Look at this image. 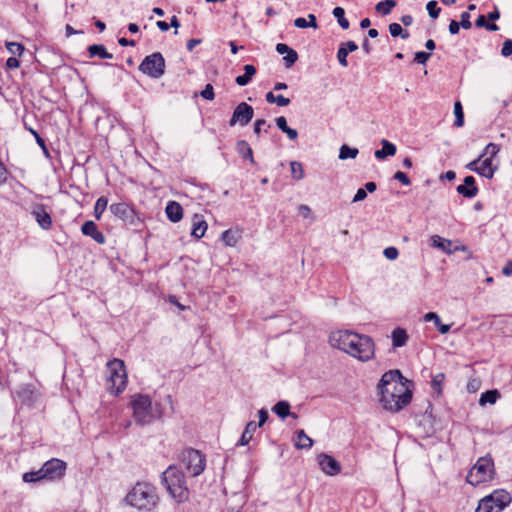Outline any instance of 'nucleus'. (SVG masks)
I'll list each match as a JSON object with an SVG mask.
<instances>
[{"label": "nucleus", "instance_id": "nucleus-1", "mask_svg": "<svg viewBox=\"0 0 512 512\" xmlns=\"http://www.w3.org/2000/svg\"><path fill=\"white\" fill-rule=\"evenodd\" d=\"M378 390L382 407L390 412L400 411L412 400L408 380L399 370L385 372L379 381Z\"/></svg>", "mask_w": 512, "mask_h": 512}, {"label": "nucleus", "instance_id": "nucleus-2", "mask_svg": "<svg viewBox=\"0 0 512 512\" xmlns=\"http://www.w3.org/2000/svg\"><path fill=\"white\" fill-rule=\"evenodd\" d=\"M330 344L356 358L367 362L374 357L375 344L370 336L358 334L350 330H338L329 336Z\"/></svg>", "mask_w": 512, "mask_h": 512}, {"label": "nucleus", "instance_id": "nucleus-3", "mask_svg": "<svg viewBox=\"0 0 512 512\" xmlns=\"http://www.w3.org/2000/svg\"><path fill=\"white\" fill-rule=\"evenodd\" d=\"M125 502L139 511L151 512L158 503L156 488L147 482H137L125 497Z\"/></svg>", "mask_w": 512, "mask_h": 512}, {"label": "nucleus", "instance_id": "nucleus-4", "mask_svg": "<svg viewBox=\"0 0 512 512\" xmlns=\"http://www.w3.org/2000/svg\"><path fill=\"white\" fill-rule=\"evenodd\" d=\"M162 483L176 502L183 503L189 499V490L184 474L176 466H169L162 473Z\"/></svg>", "mask_w": 512, "mask_h": 512}, {"label": "nucleus", "instance_id": "nucleus-5", "mask_svg": "<svg viewBox=\"0 0 512 512\" xmlns=\"http://www.w3.org/2000/svg\"><path fill=\"white\" fill-rule=\"evenodd\" d=\"M108 379L107 389L113 395H118L126 388L127 372L124 361L118 358L107 363Z\"/></svg>", "mask_w": 512, "mask_h": 512}, {"label": "nucleus", "instance_id": "nucleus-6", "mask_svg": "<svg viewBox=\"0 0 512 512\" xmlns=\"http://www.w3.org/2000/svg\"><path fill=\"white\" fill-rule=\"evenodd\" d=\"M494 474L495 470L492 458L484 456L480 457L475 465L470 469L467 474L466 481L473 486H477L481 483L492 480Z\"/></svg>", "mask_w": 512, "mask_h": 512}, {"label": "nucleus", "instance_id": "nucleus-7", "mask_svg": "<svg viewBox=\"0 0 512 512\" xmlns=\"http://www.w3.org/2000/svg\"><path fill=\"white\" fill-rule=\"evenodd\" d=\"M131 407L134 420L138 425L150 424L155 419L152 401L149 396L142 394L132 396Z\"/></svg>", "mask_w": 512, "mask_h": 512}, {"label": "nucleus", "instance_id": "nucleus-8", "mask_svg": "<svg viewBox=\"0 0 512 512\" xmlns=\"http://www.w3.org/2000/svg\"><path fill=\"white\" fill-rule=\"evenodd\" d=\"M511 500V495L507 491L495 490L479 501L475 512H500L510 504Z\"/></svg>", "mask_w": 512, "mask_h": 512}, {"label": "nucleus", "instance_id": "nucleus-9", "mask_svg": "<svg viewBox=\"0 0 512 512\" xmlns=\"http://www.w3.org/2000/svg\"><path fill=\"white\" fill-rule=\"evenodd\" d=\"M139 70L151 78L158 79L165 73V60L161 53L146 56L139 65Z\"/></svg>", "mask_w": 512, "mask_h": 512}, {"label": "nucleus", "instance_id": "nucleus-10", "mask_svg": "<svg viewBox=\"0 0 512 512\" xmlns=\"http://www.w3.org/2000/svg\"><path fill=\"white\" fill-rule=\"evenodd\" d=\"M181 464L187 472L196 477L205 469V457L195 449H187L181 454Z\"/></svg>", "mask_w": 512, "mask_h": 512}, {"label": "nucleus", "instance_id": "nucleus-11", "mask_svg": "<svg viewBox=\"0 0 512 512\" xmlns=\"http://www.w3.org/2000/svg\"><path fill=\"white\" fill-rule=\"evenodd\" d=\"M42 472L46 476V480H59L65 475L66 463L60 459L52 458L43 464Z\"/></svg>", "mask_w": 512, "mask_h": 512}, {"label": "nucleus", "instance_id": "nucleus-12", "mask_svg": "<svg viewBox=\"0 0 512 512\" xmlns=\"http://www.w3.org/2000/svg\"><path fill=\"white\" fill-rule=\"evenodd\" d=\"M253 116V107L248 105L246 102H241L234 109L229 125L235 126L236 124H239L240 126H246L252 120Z\"/></svg>", "mask_w": 512, "mask_h": 512}, {"label": "nucleus", "instance_id": "nucleus-13", "mask_svg": "<svg viewBox=\"0 0 512 512\" xmlns=\"http://www.w3.org/2000/svg\"><path fill=\"white\" fill-rule=\"evenodd\" d=\"M317 463L321 471L329 476H335L341 472V464L331 455L320 453L317 456Z\"/></svg>", "mask_w": 512, "mask_h": 512}, {"label": "nucleus", "instance_id": "nucleus-14", "mask_svg": "<svg viewBox=\"0 0 512 512\" xmlns=\"http://www.w3.org/2000/svg\"><path fill=\"white\" fill-rule=\"evenodd\" d=\"M109 210L114 216L125 222L132 223L134 220L135 212L126 203H113L110 205Z\"/></svg>", "mask_w": 512, "mask_h": 512}, {"label": "nucleus", "instance_id": "nucleus-15", "mask_svg": "<svg viewBox=\"0 0 512 512\" xmlns=\"http://www.w3.org/2000/svg\"><path fill=\"white\" fill-rule=\"evenodd\" d=\"M81 232L85 236L91 237L98 244H104L106 242L104 234L101 231H99L97 225L91 220L86 221L82 225Z\"/></svg>", "mask_w": 512, "mask_h": 512}, {"label": "nucleus", "instance_id": "nucleus-16", "mask_svg": "<svg viewBox=\"0 0 512 512\" xmlns=\"http://www.w3.org/2000/svg\"><path fill=\"white\" fill-rule=\"evenodd\" d=\"M32 215L34 216L35 220L39 224V226L45 230H48L52 226V219L50 214L45 210L43 205L36 206L33 211Z\"/></svg>", "mask_w": 512, "mask_h": 512}, {"label": "nucleus", "instance_id": "nucleus-17", "mask_svg": "<svg viewBox=\"0 0 512 512\" xmlns=\"http://www.w3.org/2000/svg\"><path fill=\"white\" fill-rule=\"evenodd\" d=\"M456 190L466 198H473L478 193V188L475 185V179L473 176H466L464 178V184L459 185Z\"/></svg>", "mask_w": 512, "mask_h": 512}, {"label": "nucleus", "instance_id": "nucleus-18", "mask_svg": "<svg viewBox=\"0 0 512 512\" xmlns=\"http://www.w3.org/2000/svg\"><path fill=\"white\" fill-rule=\"evenodd\" d=\"M165 212L167 218L173 223L179 222L183 217V208L176 201H169L166 205Z\"/></svg>", "mask_w": 512, "mask_h": 512}, {"label": "nucleus", "instance_id": "nucleus-19", "mask_svg": "<svg viewBox=\"0 0 512 512\" xmlns=\"http://www.w3.org/2000/svg\"><path fill=\"white\" fill-rule=\"evenodd\" d=\"M381 144H382V148L379 150H376L374 153L375 157L378 160H383L388 156H394L396 154L397 149L393 143L389 142L386 139H383L381 141Z\"/></svg>", "mask_w": 512, "mask_h": 512}, {"label": "nucleus", "instance_id": "nucleus-20", "mask_svg": "<svg viewBox=\"0 0 512 512\" xmlns=\"http://www.w3.org/2000/svg\"><path fill=\"white\" fill-rule=\"evenodd\" d=\"M482 159L483 160L478 168V174L488 179L493 178L497 167L492 165L491 157H484Z\"/></svg>", "mask_w": 512, "mask_h": 512}, {"label": "nucleus", "instance_id": "nucleus-21", "mask_svg": "<svg viewBox=\"0 0 512 512\" xmlns=\"http://www.w3.org/2000/svg\"><path fill=\"white\" fill-rule=\"evenodd\" d=\"M221 239L226 246L234 247L241 239V232L232 229L225 230L221 235Z\"/></svg>", "mask_w": 512, "mask_h": 512}, {"label": "nucleus", "instance_id": "nucleus-22", "mask_svg": "<svg viewBox=\"0 0 512 512\" xmlns=\"http://www.w3.org/2000/svg\"><path fill=\"white\" fill-rule=\"evenodd\" d=\"M244 74L237 76L235 79V82L239 86H246L253 78V76L256 74V68L251 65L247 64L243 67Z\"/></svg>", "mask_w": 512, "mask_h": 512}, {"label": "nucleus", "instance_id": "nucleus-23", "mask_svg": "<svg viewBox=\"0 0 512 512\" xmlns=\"http://www.w3.org/2000/svg\"><path fill=\"white\" fill-rule=\"evenodd\" d=\"M392 345L394 348L403 347L407 340H408V334L405 329L402 328H396L392 331Z\"/></svg>", "mask_w": 512, "mask_h": 512}, {"label": "nucleus", "instance_id": "nucleus-24", "mask_svg": "<svg viewBox=\"0 0 512 512\" xmlns=\"http://www.w3.org/2000/svg\"><path fill=\"white\" fill-rule=\"evenodd\" d=\"M90 57H99L101 59H112L113 55L109 53L102 44H94L88 47Z\"/></svg>", "mask_w": 512, "mask_h": 512}, {"label": "nucleus", "instance_id": "nucleus-25", "mask_svg": "<svg viewBox=\"0 0 512 512\" xmlns=\"http://www.w3.org/2000/svg\"><path fill=\"white\" fill-rule=\"evenodd\" d=\"M432 246L441 249L442 251L451 254L453 253L451 246L452 242L448 239L442 238L439 235L431 237Z\"/></svg>", "mask_w": 512, "mask_h": 512}, {"label": "nucleus", "instance_id": "nucleus-26", "mask_svg": "<svg viewBox=\"0 0 512 512\" xmlns=\"http://www.w3.org/2000/svg\"><path fill=\"white\" fill-rule=\"evenodd\" d=\"M273 412H275L280 418H286L287 416H292L293 418H297V415L294 413H290V404L287 401H279L273 407Z\"/></svg>", "mask_w": 512, "mask_h": 512}, {"label": "nucleus", "instance_id": "nucleus-27", "mask_svg": "<svg viewBox=\"0 0 512 512\" xmlns=\"http://www.w3.org/2000/svg\"><path fill=\"white\" fill-rule=\"evenodd\" d=\"M313 440L306 435L304 430H299L297 432L296 440H295V447L297 449H309L313 445Z\"/></svg>", "mask_w": 512, "mask_h": 512}, {"label": "nucleus", "instance_id": "nucleus-28", "mask_svg": "<svg viewBox=\"0 0 512 512\" xmlns=\"http://www.w3.org/2000/svg\"><path fill=\"white\" fill-rule=\"evenodd\" d=\"M256 429L257 424L254 421H250L249 423H247L238 444L241 446L247 445L252 439L253 433L256 431Z\"/></svg>", "mask_w": 512, "mask_h": 512}, {"label": "nucleus", "instance_id": "nucleus-29", "mask_svg": "<svg viewBox=\"0 0 512 512\" xmlns=\"http://www.w3.org/2000/svg\"><path fill=\"white\" fill-rule=\"evenodd\" d=\"M237 152L246 159H249L251 163H254L253 151L250 145L245 140H239L236 144Z\"/></svg>", "mask_w": 512, "mask_h": 512}, {"label": "nucleus", "instance_id": "nucleus-30", "mask_svg": "<svg viewBox=\"0 0 512 512\" xmlns=\"http://www.w3.org/2000/svg\"><path fill=\"white\" fill-rule=\"evenodd\" d=\"M395 0H384L381 2H378L375 6V10L377 13L386 16L388 15L391 10L396 6Z\"/></svg>", "mask_w": 512, "mask_h": 512}, {"label": "nucleus", "instance_id": "nucleus-31", "mask_svg": "<svg viewBox=\"0 0 512 512\" xmlns=\"http://www.w3.org/2000/svg\"><path fill=\"white\" fill-rule=\"evenodd\" d=\"M500 394L497 390H488L481 394L479 404L484 406L485 404H495Z\"/></svg>", "mask_w": 512, "mask_h": 512}, {"label": "nucleus", "instance_id": "nucleus-32", "mask_svg": "<svg viewBox=\"0 0 512 512\" xmlns=\"http://www.w3.org/2000/svg\"><path fill=\"white\" fill-rule=\"evenodd\" d=\"M207 230V223L204 220H195L193 222V227L191 231V235L196 239H200L204 236Z\"/></svg>", "mask_w": 512, "mask_h": 512}, {"label": "nucleus", "instance_id": "nucleus-33", "mask_svg": "<svg viewBox=\"0 0 512 512\" xmlns=\"http://www.w3.org/2000/svg\"><path fill=\"white\" fill-rule=\"evenodd\" d=\"M359 151L357 148H352L346 144L342 145L339 150V159H355L358 155Z\"/></svg>", "mask_w": 512, "mask_h": 512}, {"label": "nucleus", "instance_id": "nucleus-34", "mask_svg": "<svg viewBox=\"0 0 512 512\" xmlns=\"http://www.w3.org/2000/svg\"><path fill=\"white\" fill-rule=\"evenodd\" d=\"M22 479L26 483H34L43 479H46L42 472V467L37 471L26 472L23 474Z\"/></svg>", "mask_w": 512, "mask_h": 512}, {"label": "nucleus", "instance_id": "nucleus-35", "mask_svg": "<svg viewBox=\"0 0 512 512\" xmlns=\"http://www.w3.org/2000/svg\"><path fill=\"white\" fill-rule=\"evenodd\" d=\"M291 176L295 180H302L305 176L303 165L298 161L290 162Z\"/></svg>", "mask_w": 512, "mask_h": 512}, {"label": "nucleus", "instance_id": "nucleus-36", "mask_svg": "<svg viewBox=\"0 0 512 512\" xmlns=\"http://www.w3.org/2000/svg\"><path fill=\"white\" fill-rule=\"evenodd\" d=\"M108 205V199L105 196H101L97 199L95 206H94V216L97 220H99L106 210Z\"/></svg>", "mask_w": 512, "mask_h": 512}, {"label": "nucleus", "instance_id": "nucleus-37", "mask_svg": "<svg viewBox=\"0 0 512 512\" xmlns=\"http://www.w3.org/2000/svg\"><path fill=\"white\" fill-rule=\"evenodd\" d=\"M332 14L337 18L338 24L342 29L346 30L349 28V21L345 18V11L342 7H335Z\"/></svg>", "mask_w": 512, "mask_h": 512}, {"label": "nucleus", "instance_id": "nucleus-38", "mask_svg": "<svg viewBox=\"0 0 512 512\" xmlns=\"http://www.w3.org/2000/svg\"><path fill=\"white\" fill-rule=\"evenodd\" d=\"M389 32L392 37H401L402 39H407L409 37V33L406 30H403L400 24L391 23L389 25Z\"/></svg>", "mask_w": 512, "mask_h": 512}, {"label": "nucleus", "instance_id": "nucleus-39", "mask_svg": "<svg viewBox=\"0 0 512 512\" xmlns=\"http://www.w3.org/2000/svg\"><path fill=\"white\" fill-rule=\"evenodd\" d=\"M500 151V146L495 143H489L484 151L480 154V158L491 157V160L497 156Z\"/></svg>", "mask_w": 512, "mask_h": 512}, {"label": "nucleus", "instance_id": "nucleus-40", "mask_svg": "<svg viewBox=\"0 0 512 512\" xmlns=\"http://www.w3.org/2000/svg\"><path fill=\"white\" fill-rule=\"evenodd\" d=\"M454 114H455L454 125L456 127H462L464 125V113H463L462 105L459 101H457L454 104Z\"/></svg>", "mask_w": 512, "mask_h": 512}, {"label": "nucleus", "instance_id": "nucleus-41", "mask_svg": "<svg viewBox=\"0 0 512 512\" xmlns=\"http://www.w3.org/2000/svg\"><path fill=\"white\" fill-rule=\"evenodd\" d=\"M444 380L445 375L443 373L436 374L431 380V387L437 393V395H440L442 392V385Z\"/></svg>", "mask_w": 512, "mask_h": 512}, {"label": "nucleus", "instance_id": "nucleus-42", "mask_svg": "<svg viewBox=\"0 0 512 512\" xmlns=\"http://www.w3.org/2000/svg\"><path fill=\"white\" fill-rule=\"evenodd\" d=\"M6 48L12 55L18 56H21L25 50L24 46L18 42H7Z\"/></svg>", "mask_w": 512, "mask_h": 512}, {"label": "nucleus", "instance_id": "nucleus-43", "mask_svg": "<svg viewBox=\"0 0 512 512\" xmlns=\"http://www.w3.org/2000/svg\"><path fill=\"white\" fill-rule=\"evenodd\" d=\"M347 56H348V50L346 49V47H344V44H341L338 49V52H337V59H338L340 65L343 67L348 66Z\"/></svg>", "mask_w": 512, "mask_h": 512}, {"label": "nucleus", "instance_id": "nucleus-44", "mask_svg": "<svg viewBox=\"0 0 512 512\" xmlns=\"http://www.w3.org/2000/svg\"><path fill=\"white\" fill-rule=\"evenodd\" d=\"M283 60L285 63V67L290 68L298 60V54L294 49H292L288 54H286V56L283 57Z\"/></svg>", "mask_w": 512, "mask_h": 512}, {"label": "nucleus", "instance_id": "nucleus-45", "mask_svg": "<svg viewBox=\"0 0 512 512\" xmlns=\"http://www.w3.org/2000/svg\"><path fill=\"white\" fill-rule=\"evenodd\" d=\"M426 9L428 11L429 16L433 19H436L441 11V9L437 7V2L434 0L429 1L427 3Z\"/></svg>", "mask_w": 512, "mask_h": 512}, {"label": "nucleus", "instance_id": "nucleus-46", "mask_svg": "<svg viewBox=\"0 0 512 512\" xmlns=\"http://www.w3.org/2000/svg\"><path fill=\"white\" fill-rule=\"evenodd\" d=\"M201 96L206 100H213L215 97L214 89L211 84H206L205 88L201 91Z\"/></svg>", "mask_w": 512, "mask_h": 512}, {"label": "nucleus", "instance_id": "nucleus-47", "mask_svg": "<svg viewBox=\"0 0 512 512\" xmlns=\"http://www.w3.org/2000/svg\"><path fill=\"white\" fill-rule=\"evenodd\" d=\"M430 57H431L430 53H427V52H424V51H420V52H416L415 53L414 61L419 63V64L425 65Z\"/></svg>", "mask_w": 512, "mask_h": 512}, {"label": "nucleus", "instance_id": "nucleus-48", "mask_svg": "<svg viewBox=\"0 0 512 512\" xmlns=\"http://www.w3.org/2000/svg\"><path fill=\"white\" fill-rule=\"evenodd\" d=\"M383 254L388 260H395L398 257L399 252L395 247H387L384 249Z\"/></svg>", "mask_w": 512, "mask_h": 512}, {"label": "nucleus", "instance_id": "nucleus-49", "mask_svg": "<svg viewBox=\"0 0 512 512\" xmlns=\"http://www.w3.org/2000/svg\"><path fill=\"white\" fill-rule=\"evenodd\" d=\"M393 178L395 180H398L399 182H401L403 185H410L411 184V181L409 179V177L407 176L406 173L402 172V171H397Z\"/></svg>", "mask_w": 512, "mask_h": 512}, {"label": "nucleus", "instance_id": "nucleus-50", "mask_svg": "<svg viewBox=\"0 0 512 512\" xmlns=\"http://www.w3.org/2000/svg\"><path fill=\"white\" fill-rule=\"evenodd\" d=\"M459 24L463 29L467 30L471 28L472 24L470 21V14L468 12H463L461 14V22Z\"/></svg>", "mask_w": 512, "mask_h": 512}, {"label": "nucleus", "instance_id": "nucleus-51", "mask_svg": "<svg viewBox=\"0 0 512 512\" xmlns=\"http://www.w3.org/2000/svg\"><path fill=\"white\" fill-rule=\"evenodd\" d=\"M501 54L504 57H508V56L512 55V40L507 39L504 41L503 47L501 50Z\"/></svg>", "mask_w": 512, "mask_h": 512}, {"label": "nucleus", "instance_id": "nucleus-52", "mask_svg": "<svg viewBox=\"0 0 512 512\" xmlns=\"http://www.w3.org/2000/svg\"><path fill=\"white\" fill-rule=\"evenodd\" d=\"M298 211H299V214L303 217V218H310L311 215H312V210L311 208L308 206V205H305V204H301L299 205L298 207Z\"/></svg>", "mask_w": 512, "mask_h": 512}, {"label": "nucleus", "instance_id": "nucleus-53", "mask_svg": "<svg viewBox=\"0 0 512 512\" xmlns=\"http://www.w3.org/2000/svg\"><path fill=\"white\" fill-rule=\"evenodd\" d=\"M267 125L268 128H270V125L267 124L265 119H257L254 123V133L259 137L262 126Z\"/></svg>", "mask_w": 512, "mask_h": 512}, {"label": "nucleus", "instance_id": "nucleus-54", "mask_svg": "<svg viewBox=\"0 0 512 512\" xmlns=\"http://www.w3.org/2000/svg\"><path fill=\"white\" fill-rule=\"evenodd\" d=\"M424 320L425 321H432V322H434L435 326L438 325L441 322L440 317L435 312H428V313H426L424 315Z\"/></svg>", "mask_w": 512, "mask_h": 512}, {"label": "nucleus", "instance_id": "nucleus-55", "mask_svg": "<svg viewBox=\"0 0 512 512\" xmlns=\"http://www.w3.org/2000/svg\"><path fill=\"white\" fill-rule=\"evenodd\" d=\"M367 197V192L363 188H359L352 200L353 203L363 201Z\"/></svg>", "mask_w": 512, "mask_h": 512}, {"label": "nucleus", "instance_id": "nucleus-56", "mask_svg": "<svg viewBox=\"0 0 512 512\" xmlns=\"http://www.w3.org/2000/svg\"><path fill=\"white\" fill-rule=\"evenodd\" d=\"M20 66V62L15 57H9L6 61V67L8 69H17Z\"/></svg>", "mask_w": 512, "mask_h": 512}, {"label": "nucleus", "instance_id": "nucleus-57", "mask_svg": "<svg viewBox=\"0 0 512 512\" xmlns=\"http://www.w3.org/2000/svg\"><path fill=\"white\" fill-rule=\"evenodd\" d=\"M276 125L282 132L286 131V129L289 127L284 116L276 118Z\"/></svg>", "mask_w": 512, "mask_h": 512}, {"label": "nucleus", "instance_id": "nucleus-58", "mask_svg": "<svg viewBox=\"0 0 512 512\" xmlns=\"http://www.w3.org/2000/svg\"><path fill=\"white\" fill-rule=\"evenodd\" d=\"M481 160H482V158H480V156H479L477 159H475V160L471 161L470 163H468L466 165V169H468L470 171H473V172H476L478 174V168H479L478 164H479V162Z\"/></svg>", "mask_w": 512, "mask_h": 512}, {"label": "nucleus", "instance_id": "nucleus-59", "mask_svg": "<svg viewBox=\"0 0 512 512\" xmlns=\"http://www.w3.org/2000/svg\"><path fill=\"white\" fill-rule=\"evenodd\" d=\"M291 50L292 48L284 43H278L276 45V51L281 55L288 54Z\"/></svg>", "mask_w": 512, "mask_h": 512}, {"label": "nucleus", "instance_id": "nucleus-60", "mask_svg": "<svg viewBox=\"0 0 512 512\" xmlns=\"http://www.w3.org/2000/svg\"><path fill=\"white\" fill-rule=\"evenodd\" d=\"M259 415V423L257 424V427H261L268 419V412L265 409H260L258 411Z\"/></svg>", "mask_w": 512, "mask_h": 512}, {"label": "nucleus", "instance_id": "nucleus-61", "mask_svg": "<svg viewBox=\"0 0 512 512\" xmlns=\"http://www.w3.org/2000/svg\"><path fill=\"white\" fill-rule=\"evenodd\" d=\"M275 103L280 106V107H285L287 105H289L290 103V99L289 98H286L284 97L283 95H278L276 96L275 98Z\"/></svg>", "mask_w": 512, "mask_h": 512}, {"label": "nucleus", "instance_id": "nucleus-62", "mask_svg": "<svg viewBox=\"0 0 512 512\" xmlns=\"http://www.w3.org/2000/svg\"><path fill=\"white\" fill-rule=\"evenodd\" d=\"M294 25L297 27V28H301V29H304V28H308L309 25H308V21L305 19V18H302V17H299V18H296L294 20Z\"/></svg>", "mask_w": 512, "mask_h": 512}, {"label": "nucleus", "instance_id": "nucleus-63", "mask_svg": "<svg viewBox=\"0 0 512 512\" xmlns=\"http://www.w3.org/2000/svg\"><path fill=\"white\" fill-rule=\"evenodd\" d=\"M459 30H460L459 22H457L456 20H451L449 23V32L454 35V34L459 33Z\"/></svg>", "mask_w": 512, "mask_h": 512}, {"label": "nucleus", "instance_id": "nucleus-64", "mask_svg": "<svg viewBox=\"0 0 512 512\" xmlns=\"http://www.w3.org/2000/svg\"><path fill=\"white\" fill-rule=\"evenodd\" d=\"M502 273L505 276H511L512 275V261H508L505 266L502 269Z\"/></svg>", "mask_w": 512, "mask_h": 512}]
</instances>
